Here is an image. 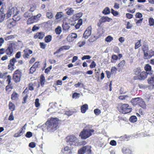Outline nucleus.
Returning a JSON list of instances; mask_svg holds the SVG:
<instances>
[{"instance_id":"obj_50","label":"nucleus","mask_w":154,"mask_h":154,"mask_svg":"<svg viewBox=\"0 0 154 154\" xmlns=\"http://www.w3.org/2000/svg\"><path fill=\"white\" fill-rule=\"evenodd\" d=\"M63 151H64V152H66L68 153L70 152L71 151L70 149L68 146L65 147L64 149L62 150V151L63 152Z\"/></svg>"},{"instance_id":"obj_39","label":"nucleus","mask_w":154,"mask_h":154,"mask_svg":"<svg viewBox=\"0 0 154 154\" xmlns=\"http://www.w3.org/2000/svg\"><path fill=\"white\" fill-rule=\"evenodd\" d=\"M149 25L150 26L154 25V20L152 18H150L149 19Z\"/></svg>"},{"instance_id":"obj_4","label":"nucleus","mask_w":154,"mask_h":154,"mask_svg":"<svg viewBox=\"0 0 154 154\" xmlns=\"http://www.w3.org/2000/svg\"><path fill=\"white\" fill-rule=\"evenodd\" d=\"M119 110L120 112L123 114H127L131 112L132 109L129 107L128 104H124L121 106Z\"/></svg>"},{"instance_id":"obj_25","label":"nucleus","mask_w":154,"mask_h":154,"mask_svg":"<svg viewBox=\"0 0 154 154\" xmlns=\"http://www.w3.org/2000/svg\"><path fill=\"white\" fill-rule=\"evenodd\" d=\"M101 20L103 22H109L112 20V19L107 17H102Z\"/></svg>"},{"instance_id":"obj_3","label":"nucleus","mask_w":154,"mask_h":154,"mask_svg":"<svg viewBox=\"0 0 154 154\" xmlns=\"http://www.w3.org/2000/svg\"><path fill=\"white\" fill-rule=\"evenodd\" d=\"M94 131L92 129H84L80 132L79 136L82 139L85 140L91 136Z\"/></svg>"},{"instance_id":"obj_23","label":"nucleus","mask_w":154,"mask_h":154,"mask_svg":"<svg viewBox=\"0 0 154 154\" xmlns=\"http://www.w3.org/2000/svg\"><path fill=\"white\" fill-rule=\"evenodd\" d=\"M138 105L142 108L145 109L146 108V105L145 103V102L141 98H140Z\"/></svg>"},{"instance_id":"obj_7","label":"nucleus","mask_w":154,"mask_h":154,"mask_svg":"<svg viewBox=\"0 0 154 154\" xmlns=\"http://www.w3.org/2000/svg\"><path fill=\"white\" fill-rule=\"evenodd\" d=\"M148 83L150 85L149 86V89L151 90L154 89V76L152 75L148 79Z\"/></svg>"},{"instance_id":"obj_31","label":"nucleus","mask_w":154,"mask_h":154,"mask_svg":"<svg viewBox=\"0 0 154 154\" xmlns=\"http://www.w3.org/2000/svg\"><path fill=\"white\" fill-rule=\"evenodd\" d=\"M62 27L63 30H68L70 28V26H69L68 24L66 23H63L62 25Z\"/></svg>"},{"instance_id":"obj_64","label":"nucleus","mask_w":154,"mask_h":154,"mask_svg":"<svg viewBox=\"0 0 154 154\" xmlns=\"http://www.w3.org/2000/svg\"><path fill=\"white\" fill-rule=\"evenodd\" d=\"M96 65V64L95 63V62L94 61H93L90 65V67L91 69L95 67Z\"/></svg>"},{"instance_id":"obj_1","label":"nucleus","mask_w":154,"mask_h":154,"mask_svg":"<svg viewBox=\"0 0 154 154\" xmlns=\"http://www.w3.org/2000/svg\"><path fill=\"white\" fill-rule=\"evenodd\" d=\"M58 119L57 118H52L49 121H48L46 123L47 126V128L49 131H54L56 130L58 126Z\"/></svg>"},{"instance_id":"obj_48","label":"nucleus","mask_w":154,"mask_h":154,"mask_svg":"<svg viewBox=\"0 0 154 154\" xmlns=\"http://www.w3.org/2000/svg\"><path fill=\"white\" fill-rule=\"evenodd\" d=\"M82 15V13L80 12L76 14L73 15V17L74 18L76 17L77 19H78L81 17Z\"/></svg>"},{"instance_id":"obj_19","label":"nucleus","mask_w":154,"mask_h":154,"mask_svg":"<svg viewBox=\"0 0 154 154\" xmlns=\"http://www.w3.org/2000/svg\"><path fill=\"white\" fill-rule=\"evenodd\" d=\"M122 152L124 154H131L132 151L129 149L123 147L122 149Z\"/></svg>"},{"instance_id":"obj_18","label":"nucleus","mask_w":154,"mask_h":154,"mask_svg":"<svg viewBox=\"0 0 154 154\" xmlns=\"http://www.w3.org/2000/svg\"><path fill=\"white\" fill-rule=\"evenodd\" d=\"M65 10L66 11L67 14L69 15H72L74 12V10L72 8H68L65 9Z\"/></svg>"},{"instance_id":"obj_8","label":"nucleus","mask_w":154,"mask_h":154,"mask_svg":"<svg viewBox=\"0 0 154 154\" xmlns=\"http://www.w3.org/2000/svg\"><path fill=\"white\" fill-rule=\"evenodd\" d=\"M77 35L75 33H71L67 37L66 39L67 41L71 42L73 41L76 38Z\"/></svg>"},{"instance_id":"obj_11","label":"nucleus","mask_w":154,"mask_h":154,"mask_svg":"<svg viewBox=\"0 0 154 154\" xmlns=\"http://www.w3.org/2000/svg\"><path fill=\"white\" fill-rule=\"evenodd\" d=\"M125 62L124 60H122L117 65L118 70L120 72L123 69L124 66H125Z\"/></svg>"},{"instance_id":"obj_12","label":"nucleus","mask_w":154,"mask_h":154,"mask_svg":"<svg viewBox=\"0 0 154 154\" xmlns=\"http://www.w3.org/2000/svg\"><path fill=\"white\" fill-rule=\"evenodd\" d=\"M6 78L7 79L6 82L8 84V85L6 87V90L8 89L9 88H11V86H11L12 84V83L11 82V76L10 75H8L7 76Z\"/></svg>"},{"instance_id":"obj_34","label":"nucleus","mask_w":154,"mask_h":154,"mask_svg":"<svg viewBox=\"0 0 154 154\" xmlns=\"http://www.w3.org/2000/svg\"><path fill=\"white\" fill-rule=\"evenodd\" d=\"M52 39V36L51 35H48L45 38V42L48 43L51 41Z\"/></svg>"},{"instance_id":"obj_28","label":"nucleus","mask_w":154,"mask_h":154,"mask_svg":"<svg viewBox=\"0 0 154 154\" xmlns=\"http://www.w3.org/2000/svg\"><path fill=\"white\" fill-rule=\"evenodd\" d=\"M119 98L120 100H129L130 99V97L127 95H121L119 97Z\"/></svg>"},{"instance_id":"obj_42","label":"nucleus","mask_w":154,"mask_h":154,"mask_svg":"<svg viewBox=\"0 0 154 154\" xmlns=\"http://www.w3.org/2000/svg\"><path fill=\"white\" fill-rule=\"evenodd\" d=\"M36 6L35 5H31L30 6L29 11L31 12H33L35 11L36 8Z\"/></svg>"},{"instance_id":"obj_33","label":"nucleus","mask_w":154,"mask_h":154,"mask_svg":"<svg viewBox=\"0 0 154 154\" xmlns=\"http://www.w3.org/2000/svg\"><path fill=\"white\" fill-rule=\"evenodd\" d=\"M103 13L105 15L109 14L110 13V10L108 7H106L104 8L103 11Z\"/></svg>"},{"instance_id":"obj_14","label":"nucleus","mask_w":154,"mask_h":154,"mask_svg":"<svg viewBox=\"0 0 154 154\" xmlns=\"http://www.w3.org/2000/svg\"><path fill=\"white\" fill-rule=\"evenodd\" d=\"M138 77V79L139 80H144L147 77L146 73L144 71L140 72Z\"/></svg>"},{"instance_id":"obj_13","label":"nucleus","mask_w":154,"mask_h":154,"mask_svg":"<svg viewBox=\"0 0 154 154\" xmlns=\"http://www.w3.org/2000/svg\"><path fill=\"white\" fill-rule=\"evenodd\" d=\"M8 47L11 49L13 51L18 48L17 44V43H10L8 45Z\"/></svg>"},{"instance_id":"obj_32","label":"nucleus","mask_w":154,"mask_h":154,"mask_svg":"<svg viewBox=\"0 0 154 154\" xmlns=\"http://www.w3.org/2000/svg\"><path fill=\"white\" fill-rule=\"evenodd\" d=\"M13 51L12 50L8 47L6 51V53L7 55L10 56L13 53Z\"/></svg>"},{"instance_id":"obj_29","label":"nucleus","mask_w":154,"mask_h":154,"mask_svg":"<svg viewBox=\"0 0 154 154\" xmlns=\"http://www.w3.org/2000/svg\"><path fill=\"white\" fill-rule=\"evenodd\" d=\"M63 14L62 12H57L55 16L56 18L58 20L63 16Z\"/></svg>"},{"instance_id":"obj_26","label":"nucleus","mask_w":154,"mask_h":154,"mask_svg":"<svg viewBox=\"0 0 154 154\" xmlns=\"http://www.w3.org/2000/svg\"><path fill=\"white\" fill-rule=\"evenodd\" d=\"M2 9L1 8L0 11L1 12L0 13V22L1 23L4 20L5 18L6 15L3 12H1V10Z\"/></svg>"},{"instance_id":"obj_56","label":"nucleus","mask_w":154,"mask_h":154,"mask_svg":"<svg viewBox=\"0 0 154 154\" xmlns=\"http://www.w3.org/2000/svg\"><path fill=\"white\" fill-rule=\"evenodd\" d=\"M94 112L95 115H98L101 113V111L98 109H96L94 110Z\"/></svg>"},{"instance_id":"obj_16","label":"nucleus","mask_w":154,"mask_h":154,"mask_svg":"<svg viewBox=\"0 0 154 154\" xmlns=\"http://www.w3.org/2000/svg\"><path fill=\"white\" fill-rule=\"evenodd\" d=\"M44 36L45 34L44 32H39L37 33L34 37L35 38L42 39Z\"/></svg>"},{"instance_id":"obj_37","label":"nucleus","mask_w":154,"mask_h":154,"mask_svg":"<svg viewBox=\"0 0 154 154\" xmlns=\"http://www.w3.org/2000/svg\"><path fill=\"white\" fill-rule=\"evenodd\" d=\"M24 132V131H23V129L20 131V133H17L14 134V137H18L21 136Z\"/></svg>"},{"instance_id":"obj_27","label":"nucleus","mask_w":154,"mask_h":154,"mask_svg":"<svg viewBox=\"0 0 154 154\" xmlns=\"http://www.w3.org/2000/svg\"><path fill=\"white\" fill-rule=\"evenodd\" d=\"M23 16L25 17L26 18H29V17L30 18L33 17V14L31 12H25Z\"/></svg>"},{"instance_id":"obj_35","label":"nucleus","mask_w":154,"mask_h":154,"mask_svg":"<svg viewBox=\"0 0 154 154\" xmlns=\"http://www.w3.org/2000/svg\"><path fill=\"white\" fill-rule=\"evenodd\" d=\"M118 59V57L117 55L115 54H113L112 56L111 62L112 63H115L116 62V61Z\"/></svg>"},{"instance_id":"obj_61","label":"nucleus","mask_w":154,"mask_h":154,"mask_svg":"<svg viewBox=\"0 0 154 154\" xmlns=\"http://www.w3.org/2000/svg\"><path fill=\"white\" fill-rule=\"evenodd\" d=\"M40 65L39 62L38 61L35 62L33 66L36 69V68H39Z\"/></svg>"},{"instance_id":"obj_55","label":"nucleus","mask_w":154,"mask_h":154,"mask_svg":"<svg viewBox=\"0 0 154 154\" xmlns=\"http://www.w3.org/2000/svg\"><path fill=\"white\" fill-rule=\"evenodd\" d=\"M111 13L114 16H116L119 14V13L118 11H115L112 8L111 9Z\"/></svg>"},{"instance_id":"obj_10","label":"nucleus","mask_w":154,"mask_h":154,"mask_svg":"<svg viewBox=\"0 0 154 154\" xmlns=\"http://www.w3.org/2000/svg\"><path fill=\"white\" fill-rule=\"evenodd\" d=\"M24 54H23V57L24 58H28L29 57V55L32 53V51L31 50L27 48L24 50Z\"/></svg>"},{"instance_id":"obj_17","label":"nucleus","mask_w":154,"mask_h":154,"mask_svg":"<svg viewBox=\"0 0 154 154\" xmlns=\"http://www.w3.org/2000/svg\"><path fill=\"white\" fill-rule=\"evenodd\" d=\"M70 48V46L69 45H65L63 46L62 47L60 48L57 51L54 52V54L55 55L56 53H57V52H60V51H62L64 50H68Z\"/></svg>"},{"instance_id":"obj_24","label":"nucleus","mask_w":154,"mask_h":154,"mask_svg":"<svg viewBox=\"0 0 154 154\" xmlns=\"http://www.w3.org/2000/svg\"><path fill=\"white\" fill-rule=\"evenodd\" d=\"M50 105L51 106L53 105V106L51 108H49L48 109V111L49 112H50L51 113L54 112L56 110L55 109L56 108L55 106L54 105L53 103H50Z\"/></svg>"},{"instance_id":"obj_46","label":"nucleus","mask_w":154,"mask_h":154,"mask_svg":"<svg viewBox=\"0 0 154 154\" xmlns=\"http://www.w3.org/2000/svg\"><path fill=\"white\" fill-rule=\"evenodd\" d=\"M113 40V38L110 35L107 36L105 39V40L107 42H110Z\"/></svg>"},{"instance_id":"obj_2","label":"nucleus","mask_w":154,"mask_h":154,"mask_svg":"<svg viewBox=\"0 0 154 154\" xmlns=\"http://www.w3.org/2000/svg\"><path fill=\"white\" fill-rule=\"evenodd\" d=\"M66 140L70 146H78L80 145L78 139L73 135L67 136L66 137Z\"/></svg>"},{"instance_id":"obj_43","label":"nucleus","mask_w":154,"mask_h":154,"mask_svg":"<svg viewBox=\"0 0 154 154\" xmlns=\"http://www.w3.org/2000/svg\"><path fill=\"white\" fill-rule=\"evenodd\" d=\"M40 82L42 86L44 85L45 82V77L42 75H41L40 77Z\"/></svg>"},{"instance_id":"obj_59","label":"nucleus","mask_w":154,"mask_h":154,"mask_svg":"<svg viewBox=\"0 0 154 154\" xmlns=\"http://www.w3.org/2000/svg\"><path fill=\"white\" fill-rule=\"evenodd\" d=\"M32 136V133L30 131L27 132L26 135V136L27 137L30 138Z\"/></svg>"},{"instance_id":"obj_6","label":"nucleus","mask_w":154,"mask_h":154,"mask_svg":"<svg viewBox=\"0 0 154 154\" xmlns=\"http://www.w3.org/2000/svg\"><path fill=\"white\" fill-rule=\"evenodd\" d=\"M21 76L20 71L18 70L15 71L13 76V79L14 81L16 82H20V80Z\"/></svg>"},{"instance_id":"obj_63","label":"nucleus","mask_w":154,"mask_h":154,"mask_svg":"<svg viewBox=\"0 0 154 154\" xmlns=\"http://www.w3.org/2000/svg\"><path fill=\"white\" fill-rule=\"evenodd\" d=\"M91 57L89 55H85L82 58V60L85 59H89L91 58Z\"/></svg>"},{"instance_id":"obj_40","label":"nucleus","mask_w":154,"mask_h":154,"mask_svg":"<svg viewBox=\"0 0 154 154\" xmlns=\"http://www.w3.org/2000/svg\"><path fill=\"white\" fill-rule=\"evenodd\" d=\"M130 121L132 122H135L137 121V117L135 116H132L130 118Z\"/></svg>"},{"instance_id":"obj_51","label":"nucleus","mask_w":154,"mask_h":154,"mask_svg":"<svg viewBox=\"0 0 154 154\" xmlns=\"http://www.w3.org/2000/svg\"><path fill=\"white\" fill-rule=\"evenodd\" d=\"M118 69L115 66L112 67L111 69V72L112 74L116 73Z\"/></svg>"},{"instance_id":"obj_36","label":"nucleus","mask_w":154,"mask_h":154,"mask_svg":"<svg viewBox=\"0 0 154 154\" xmlns=\"http://www.w3.org/2000/svg\"><path fill=\"white\" fill-rule=\"evenodd\" d=\"M34 19L33 17L30 18H29V19L27 21V24H31L33 23L34 22Z\"/></svg>"},{"instance_id":"obj_52","label":"nucleus","mask_w":154,"mask_h":154,"mask_svg":"<svg viewBox=\"0 0 154 154\" xmlns=\"http://www.w3.org/2000/svg\"><path fill=\"white\" fill-rule=\"evenodd\" d=\"M80 95V94L77 93H74L73 94L72 97L73 98H75L77 99L79 98Z\"/></svg>"},{"instance_id":"obj_22","label":"nucleus","mask_w":154,"mask_h":154,"mask_svg":"<svg viewBox=\"0 0 154 154\" xmlns=\"http://www.w3.org/2000/svg\"><path fill=\"white\" fill-rule=\"evenodd\" d=\"M88 109V106L87 104H85L81 107V112L82 113H85Z\"/></svg>"},{"instance_id":"obj_60","label":"nucleus","mask_w":154,"mask_h":154,"mask_svg":"<svg viewBox=\"0 0 154 154\" xmlns=\"http://www.w3.org/2000/svg\"><path fill=\"white\" fill-rule=\"evenodd\" d=\"M36 69L32 66L30 69V73L31 74L33 73L35 71Z\"/></svg>"},{"instance_id":"obj_47","label":"nucleus","mask_w":154,"mask_h":154,"mask_svg":"<svg viewBox=\"0 0 154 154\" xmlns=\"http://www.w3.org/2000/svg\"><path fill=\"white\" fill-rule=\"evenodd\" d=\"M141 41V40H140L139 41H138L137 42H136L135 46V49H137L139 47L141 46V44L140 42Z\"/></svg>"},{"instance_id":"obj_5","label":"nucleus","mask_w":154,"mask_h":154,"mask_svg":"<svg viewBox=\"0 0 154 154\" xmlns=\"http://www.w3.org/2000/svg\"><path fill=\"white\" fill-rule=\"evenodd\" d=\"M90 146H83L79 149L78 151V154H91V151Z\"/></svg>"},{"instance_id":"obj_45","label":"nucleus","mask_w":154,"mask_h":154,"mask_svg":"<svg viewBox=\"0 0 154 154\" xmlns=\"http://www.w3.org/2000/svg\"><path fill=\"white\" fill-rule=\"evenodd\" d=\"M86 42L85 40L80 41L78 43V45L80 47H81L84 46Z\"/></svg>"},{"instance_id":"obj_44","label":"nucleus","mask_w":154,"mask_h":154,"mask_svg":"<svg viewBox=\"0 0 154 154\" xmlns=\"http://www.w3.org/2000/svg\"><path fill=\"white\" fill-rule=\"evenodd\" d=\"M144 68L146 71H151V67L149 64H146L144 67Z\"/></svg>"},{"instance_id":"obj_58","label":"nucleus","mask_w":154,"mask_h":154,"mask_svg":"<svg viewBox=\"0 0 154 154\" xmlns=\"http://www.w3.org/2000/svg\"><path fill=\"white\" fill-rule=\"evenodd\" d=\"M14 8V11H13V16H17V14H18L19 13L18 11H17V9L16 8Z\"/></svg>"},{"instance_id":"obj_41","label":"nucleus","mask_w":154,"mask_h":154,"mask_svg":"<svg viewBox=\"0 0 154 154\" xmlns=\"http://www.w3.org/2000/svg\"><path fill=\"white\" fill-rule=\"evenodd\" d=\"M61 28L60 26H58L55 29V32L58 35H59L61 33Z\"/></svg>"},{"instance_id":"obj_57","label":"nucleus","mask_w":154,"mask_h":154,"mask_svg":"<svg viewBox=\"0 0 154 154\" xmlns=\"http://www.w3.org/2000/svg\"><path fill=\"white\" fill-rule=\"evenodd\" d=\"M35 103L36 107H38L40 106L39 100L37 98L35 99Z\"/></svg>"},{"instance_id":"obj_62","label":"nucleus","mask_w":154,"mask_h":154,"mask_svg":"<svg viewBox=\"0 0 154 154\" xmlns=\"http://www.w3.org/2000/svg\"><path fill=\"white\" fill-rule=\"evenodd\" d=\"M142 49L143 51H148V48L147 46L146 45H143L142 47Z\"/></svg>"},{"instance_id":"obj_53","label":"nucleus","mask_w":154,"mask_h":154,"mask_svg":"<svg viewBox=\"0 0 154 154\" xmlns=\"http://www.w3.org/2000/svg\"><path fill=\"white\" fill-rule=\"evenodd\" d=\"M16 62V60L15 58H13L10 60V64L12 66H14L15 63Z\"/></svg>"},{"instance_id":"obj_49","label":"nucleus","mask_w":154,"mask_h":154,"mask_svg":"<svg viewBox=\"0 0 154 154\" xmlns=\"http://www.w3.org/2000/svg\"><path fill=\"white\" fill-rule=\"evenodd\" d=\"M46 15L47 17L49 19L52 18L54 16L52 13L51 12H48L47 13Z\"/></svg>"},{"instance_id":"obj_15","label":"nucleus","mask_w":154,"mask_h":154,"mask_svg":"<svg viewBox=\"0 0 154 154\" xmlns=\"http://www.w3.org/2000/svg\"><path fill=\"white\" fill-rule=\"evenodd\" d=\"M140 97H137L132 99L131 100V102L133 105L135 106L138 104L140 101Z\"/></svg>"},{"instance_id":"obj_9","label":"nucleus","mask_w":154,"mask_h":154,"mask_svg":"<svg viewBox=\"0 0 154 154\" xmlns=\"http://www.w3.org/2000/svg\"><path fill=\"white\" fill-rule=\"evenodd\" d=\"M91 26L88 27L85 32L83 37L87 39L90 36L91 34Z\"/></svg>"},{"instance_id":"obj_30","label":"nucleus","mask_w":154,"mask_h":154,"mask_svg":"<svg viewBox=\"0 0 154 154\" xmlns=\"http://www.w3.org/2000/svg\"><path fill=\"white\" fill-rule=\"evenodd\" d=\"M15 35L6 36L4 37V38L5 40L8 41L10 39H13L15 38Z\"/></svg>"},{"instance_id":"obj_54","label":"nucleus","mask_w":154,"mask_h":154,"mask_svg":"<svg viewBox=\"0 0 154 154\" xmlns=\"http://www.w3.org/2000/svg\"><path fill=\"white\" fill-rule=\"evenodd\" d=\"M135 74L138 77L141 72V70L140 68H137L135 70Z\"/></svg>"},{"instance_id":"obj_38","label":"nucleus","mask_w":154,"mask_h":154,"mask_svg":"<svg viewBox=\"0 0 154 154\" xmlns=\"http://www.w3.org/2000/svg\"><path fill=\"white\" fill-rule=\"evenodd\" d=\"M9 108L12 111H13L15 109V105L12 102H10L9 105Z\"/></svg>"},{"instance_id":"obj_20","label":"nucleus","mask_w":154,"mask_h":154,"mask_svg":"<svg viewBox=\"0 0 154 154\" xmlns=\"http://www.w3.org/2000/svg\"><path fill=\"white\" fill-rule=\"evenodd\" d=\"M13 11H14V8H11L8 10L6 14V16L7 18L10 17L12 15H13Z\"/></svg>"},{"instance_id":"obj_21","label":"nucleus","mask_w":154,"mask_h":154,"mask_svg":"<svg viewBox=\"0 0 154 154\" xmlns=\"http://www.w3.org/2000/svg\"><path fill=\"white\" fill-rule=\"evenodd\" d=\"M19 95L16 92H13L11 96V99L13 100H17L18 99Z\"/></svg>"}]
</instances>
